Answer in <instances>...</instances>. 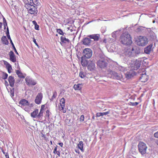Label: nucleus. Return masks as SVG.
I'll return each mask as SVG.
<instances>
[{
  "label": "nucleus",
  "mask_w": 158,
  "mask_h": 158,
  "mask_svg": "<svg viewBox=\"0 0 158 158\" xmlns=\"http://www.w3.org/2000/svg\"><path fill=\"white\" fill-rule=\"evenodd\" d=\"M119 41L122 44L126 45H130L132 43L131 36L127 32H125L121 35Z\"/></svg>",
  "instance_id": "f257e3e1"
},
{
  "label": "nucleus",
  "mask_w": 158,
  "mask_h": 158,
  "mask_svg": "<svg viewBox=\"0 0 158 158\" xmlns=\"http://www.w3.org/2000/svg\"><path fill=\"white\" fill-rule=\"evenodd\" d=\"M139 52H136L134 48L130 46L125 48L124 50L123 54L127 57H131L136 55Z\"/></svg>",
  "instance_id": "f03ea898"
},
{
  "label": "nucleus",
  "mask_w": 158,
  "mask_h": 158,
  "mask_svg": "<svg viewBox=\"0 0 158 158\" xmlns=\"http://www.w3.org/2000/svg\"><path fill=\"white\" fill-rule=\"evenodd\" d=\"M142 61L141 58L139 59L131 61L130 63V67H131V69L132 70H136L138 69L141 65Z\"/></svg>",
  "instance_id": "7ed1b4c3"
},
{
  "label": "nucleus",
  "mask_w": 158,
  "mask_h": 158,
  "mask_svg": "<svg viewBox=\"0 0 158 158\" xmlns=\"http://www.w3.org/2000/svg\"><path fill=\"white\" fill-rule=\"evenodd\" d=\"M25 7L27 9L29 13L35 15L37 14L38 13L37 7H36L32 5H29V4L25 5Z\"/></svg>",
  "instance_id": "20e7f679"
},
{
  "label": "nucleus",
  "mask_w": 158,
  "mask_h": 158,
  "mask_svg": "<svg viewBox=\"0 0 158 158\" xmlns=\"http://www.w3.org/2000/svg\"><path fill=\"white\" fill-rule=\"evenodd\" d=\"M137 45L139 46H143L146 45L148 43V40L145 36H139L138 40H136Z\"/></svg>",
  "instance_id": "39448f33"
},
{
  "label": "nucleus",
  "mask_w": 158,
  "mask_h": 158,
  "mask_svg": "<svg viewBox=\"0 0 158 158\" xmlns=\"http://www.w3.org/2000/svg\"><path fill=\"white\" fill-rule=\"evenodd\" d=\"M82 58H90L92 55V50L89 48H85L84 49L82 53Z\"/></svg>",
  "instance_id": "423d86ee"
},
{
  "label": "nucleus",
  "mask_w": 158,
  "mask_h": 158,
  "mask_svg": "<svg viewBox=\"0 0 158 158\" xmlns=\"http://www.w3.org/2000/svg\"><path fill=\"white\" fill-rule=\"evenodd\" d=\"M99 58L98 56L96 57L95 59H94L92 61H90L87 65L88 69L91 71L94 69L95 65L94 62H96L97 65H98L99 60H98Z\"/></svg>",
  "instance_id": "0eeeda50"
},
{
  "label": "nucleus",
  "mask_w": 158,
  "mask_h": 158,
  "mask_svg": "<svg viewBox=\"0 0 158 158\" xmlns=\"http://www.w3.org/2000/svg\"><path fill=\"white\" fill-rule=\"evenodd\" d=\"M138 148L139 152L142 154H145L147 147L146 144L143 142H140L138 145Z\"/></svg>",
  "instance_id": "6e6552de"
},
{
  "label": "nucleus",
  "mask_w": 158,
  "mask_h": 158,
  "mask_svg": "<svg viewBox=\"0 0 158 158\" xmlns=\"http://www.w3.org/2000/svg\"><path fill=\"white\" fill-rule=\"evenodd\" d=\"M100 59H99V67L101 68H104L105 67L107 64V61L106 59H105L103 56L102 57H100Z\"/></svg>",
  "instance_id": "1a4fd4ad"
},
{
  "label": "nucleus",
  "mask_w": 158,
  "mask_h": 158,
  "mask_svg": "<svg viewBox=\"0 0 158 158\" xmlns=\"http://www.w3.org/2000/svg\"><path fill=\"white\" fill-rule=\"evenodd\" d=\"M42 98V94L41 93H38L35 99V103L38 104H40L41 103Z\"/></svg>",
  "instance_id": "9d476101"
},
{
  "label": "nucleus",
  "mask_w": 158,
  "mask_h": 158,
  "mask_svg": "<svg viewBox=\"0 0 158 158\" xmlns=\"http://www.w3.org/2000/svg\"><path fill=\"white\" fill-rule=\"evenodd\" d=\"M9 55L10 56V60L13 62H15L16 61V59L15 55L14 52L11 51L9 53Z\"/></svg>",
  "instance_id": "9b49d317"
},
{
  "label": "nucleus",
  "mask_w": 158,
  "mask_h": 158,
  "mask_svg": "<svg viewBox=\"0 0 158 158\" xmlns=\"http://www.w3.org/2000/svg\"><path fill=\"white\" fill-rule=\"evenodd\" d=\"M25 80L27 84L28 85H34L36 84V82L31 78L27 77Z\"/></svg>",
  "instance_id": "f8f14e48"
},
{
  "label": "nucleus",
  "mask_w": 158,
  "mask_h": 158,
  "mask_svg": "<svg viewBox=\"0 0 158 158\" xmlns=\"http://www.w3.org/2000/svg\"><path fill=\"white\" fill-rule=\"evenodd\" d=\"M87 36L90 39H93L95 41H97L99 40V35L98 34H93L89 35Z\"/></svg>",
  "instance_id": "ddd939ff"
},
{
  "label": "nucleus",
  "mask_w": 158,
  "mask_h": 158,
  "mask_svg": "<svg viewBox=\"0 0 158 158\" xmlns=\"http://www.w3.org/2000/svg\"><path fill=\"white\" fill-rule=\"evenodd\" d=\"M91 41L90 38L87 37L83 39L82 42L83 44L86 45H89L90 44Z\"/></svg>",
  "instance_id": "4468645a"
},
{
  "label": "nucleus",
  "mask_w": 158,
  "mask_h": 158,
  "mask_svg": "<svg viewBox=\"0 0 158 158\" xmlns=\"http://www.w3.org/2000/svg\"><path fill=\"white\" fill-rule=\"evenodd\" d=\"M148 76L146 75L145 73L141 74V76L140 77V79L142 82H145L148 80Z\"/></svg>",
  "instance_id": "2eb2a0df"
},
{
  "label": "nucleus",
  "mask_w": 158,
  "mask_h": 158,
  "mask_svg": "<svg viewBox=\"0 0 158 158\" xmlns=\"http://www.w3.org/2000/svg\"><path fill=\"white\" fill-rule=\"evenodd\" d=\"M8 81L9 82L10 85L12 87H13L14 86L15 83V79L14 77L12 76H9Z\"/></svg>",
  "instance_id": "dca6fc26"
},
{
  "label": "nucleus",
  "mask_w": 158,
  "mask_h": 158,
  "mask_svg": "<svg viewBox=\"0 0 158 158\" xmlns=\"http://www.w3.org/2000/svg\"><path fill=\"white\" fill-rule=\"evenodd\" d=\"M39 114L38 109H35L31 113V116L33 118H38V114Z\"/></svg>",
  "instance_id": "f3484780"
},
{
  "label": "nucleus",
  "mask_w": 158,
  "mask_h": 158,
  "mask_svg": "<svg viewBox=\"0 0 158 158\" xmlns=\"http://www.w3.org/2000/svg\"><path fill=\"white\" fill-rule=\"evenodd\" d=\"M60 44L69 43L70 42V40L68 39H66L64 35L60 37Z\"/></svg>",
  "instance_id": "a211bd4d"
},
{
  "label": "nucleus",
  "mask_w": 158,
  "mask_h": 158,
  "mask_svg": "<svg viewBox=\"0 0 158 158\" xmlns=\"http://www.w3.org/2000/svg\"><path fill=\"white\" fill-rule=\"evenodd\" d=\"M86 58H81V64L84 67L87 66L89 62H90L85 59Z\"/></svg>",
  "instance_id": "6ab92c4d"
},
{
  "label": "nucleus",
  "mask_w": 158,
  "mask_h": 158,
  "mask_svg": "<svg viewBox=\"0 0 158 158\" xmlns=\"http://www.w3.org/2000/svg\"><path fill=\"white\" fill-rule=\"evenodd\" d=\"M152 50V45H150L144 49V52L146 54H149Z\"/></svg>",
  "instance_id": "aec40b11"
},
{
  "label": "nucleus",
  "mask_w": 158,
  "mask_h": 158,
  "mask_svg": "<svg viewBox=\"0 0 158 158\" xmlns=\"http://www.w3.org/2000/svg\"><path fill=\"white\" fill-rule=\"evenodd\" d=\"M112 77L113 78H116L117 79H119L122 77V75H118L117 73L115 72H111Z\"/></svg>",
  "instance_id": "412c9836"
},
{
  "label": "nucleus",
  "mask_w": 158,
  "mask_h": 158,
  "mask_svg": "<svg viewBox=\"0 0 158 158\" xmlns=\"http://www.w3.org/2000/svg\"><path fill=\"white\" fill-rule=\"evenodd\" d=\"M29 104L28 101L25 99L21 100L19 102V104L22 106H28Z\"/></svg>",
  "instance_id": "4be33fe9"
},
{
  "label": "nucleus",
  "mask_w": 158,
  "mask_h": 158,
  "mask_svg": "<svg viewBox=\"0 0 158 158\" xmlns=\"http://www.w3.org/2000/svg\"><path fill=\"white\" fill-rule=\"evenodd\" d=\"M30 4L33 5H34L36 7H37L40 5V3L38 0H32L31 3Z\"/></svg>",
  "instance_id": "5701e85b"
},
{
  "label": "nucleus",
  "mask_w": 158,
  "mask_h": 158,
  "mask_svg": "<svg viewBox=\"0 0 158 158\" xmlns=\"http://www.w3.org/2000/svg\"><path fill=\"white\" fill-rule=\"evenodd\" d=\"M83 142L82 141H80L78 144L77 145L79 149H80L81 150L82 152L84 151V149H83Z\"/></svg>",
  "instance_id": "b1692460"
},
{
  "label": "nucleus",
  "mask_w": 158,
  "mask_h": 158,
  "mask_svg": "<svg viewBox=\"0 0 158 158\" xmlns=\"http://www.w3.org/2000/svg\"><path fill=\"white\" fill-rule=\"evenodd\" d=\"M1 40L2 41L3 44L6 45H8L9 44V42L6 38V36H3L1 38Z\"/></svg>",
  "instance_id": "393cba45"
},
{
  "label": "nucleus",
  "mask_w": 158,
  "mask_h": 158,
  "mask_svg": "<svg viewBox=\"0 0 158 158\" xmlns=\"http://www.w3.org/2000/svg\"><path fill=\"white\" fill-rule=\"evenodd\" d=\"M82 87V85L80 84H78L77 85H74V88L75 90H80L81 89Z\"/></svg>",
  "instance_id": "a878e982"
},
{
  "label": "nucleus",
  "mask_w": 158,
  "mask_h": 158,
  "mask_svg": "<svg viewBox=\"0 0 158 158\" xmlns=\"http://www.w3.org/2000/svg\"><path fill=\"white\" fill-rule=\"evenodd\" d=\"M43 110H44L40 109V112L39 113L38 116V118L39 120H41L42 119V116H43Z\"/></svg>",
  "instance_id": "bb28decb"
},
{
  "label": "nucleus",
  "mask_w": 158,
  "mask_h": 158,
  "mask_svg": "<svg viewBox=\"0 0 158 158\" xmlns=\"http://www.w3.org/2000/svg\"><path fill=\"white\" fill-rule=\"evenodd\" d=\"M65 100L63 98H62L60 101V106H65Z\"/></svg>",
  "instance_id": "cd10ccee"
},
{
  "label": "nucleus",
  "mask_w": 158,
  "mask_h": 158,
  "mask_svg": "<svg viewBox=\"0 0 158 158\" xmlns=\"http://www.w3.org/2000/svg\"><path fill=\"white\" fill-rule=\"evenodd\" d=\"M16 73L19 77L22 78L24 77L23 74L19 70H16Z\"/></svg>",
  "instance_id": "c85d7f7f"
},
{
  "label": "nucleus",
  "mask_w": 158,
  "mask_h": 158,
  "mask_svg": "<svg viewBox=\"0 0 158 158\" xmlns=\"http://www.w3.org/2000/svg\"><path fill=\"white\" fill-rule=\"evenodd\" d=\"M6 67L8 70V72L10 73H11L10 70L12 69L11 65L9 64H7V65H6Z\"/></svg>",
  "instance_id": "c756f323"
},
{
  "label": "nucleus",
  "mask_w": 158,
  "mask_h": 158,
  "mask_svg": "<svg viewBox=\"0 0 158 158\" xmlns=\"http://www.w3.org/2000/svg\"><path fill=\"white\" fill-rule=\"evenodd\" d=\"M118 31H115L114 32H113L112 33V37L114 38V39H113L112 40V41H109V43H111L113 41H114L115 40V38L116 37V35H115V33L116 32H117Z\"/></svg>",
  "instance_id": "7c9ffc66"
},
{
  "label": "nucleus",
  "mask_w": 158,
  "mask_h": 158,
  "mask_svg": "<svg viewBox=\"0 0 158 158\" xmlns=\"http://www.w3.org/2000/svg\"><path fill=\"white\" fill-rule=\"evenodd\" d=\"M14 88H12L10 90V96L12 98L14 96Z\"/></svg>",
  "instance_id": "2f4dec72"
},
{
  "label": "nucleus",
  "mask_w": 158,
  "mask_h": 158,
  "mask_svg": "<svg viewBox=\"0 0 158 158\" xmlns=\"http://www.w3.org/2000/svg\"><path fill=\"white\" fill-rule=\"evenodd\" d=\"M32 0H24V2L25 3V5H27V4L29 5H31L30 4L31 3Z\"/></svg>",
  "instance_id": "473e14b6"
},
{
  "label": "nucleus",
  "mask_w": 158,
  "mask_h": 158,
  "mask_svg": "<svg viewBox=\"0 0 158 158\" xmlns=\"http://www.w3.org/2000/svg\"><path fill=\"white\" fill-rule=\"evenodd\" d=\"M118 69L120 71L122 72H124L125 71V67H123L122 66H119L118 68Z\"/></svg>",
  "instance_id": "72a5a7b5"
},
{
  "label": "nucleus",
  "mask_w": 158,
  "mask_h": 158,
  "mask_svg": "<svg viewBox=\"0 0 158 158\" xmlns=\"http://www.w3.org/2000/svg\"><path fill=\"white\" fill-rule=\"evenodd\" d=\"M50 112L48 110H47L46 111V117L48 119H49V115H50Z\"/></svg>",
  "instance_id": "f704fd0d"
},
{
  "label": "nucleus",
  "mask_w": 158,
  "mask_h": 158,
  "mask_svg": "<svg viewBox=\"0 0 158 158\" xmlns=\"http://www.w3.org/2000/svg\"><path fill=\"white\" fill-rule=\"evenodd\" d=\"M11 45H12V47H13V48H14V50L15 51V52L17 54H18V52H17V50H16V49L12 41V40H11Z\"/></svg>",
  "instance_id": "c9c22d12"
},
{
  "label": "nucleus",
  "mask_w": 158,
  "mask_h": 158,
  "mask_svg": "<svg viewBox=\"0 0 158 158\" xmlns=\"http://www.w3.org/2000/svg\"><path fill=\"white\" fill-rule=\"evenodd\" d=\"M79 76L81 78H84L85 75L84 74V73L82 71H80L79 74Z\"/></svg>",
  "instance_id": "e433bc0d"
},
{
  "label": "nucleus",
  "mask_w": 158,
  "mask_h": 158,
  "mask_svg": "<svg viewBox=\"0 0 158 158\" xmlns=\"http://www.w3.org/2000/svg\"><path fill=\"white\" fill-rule=\"evenodd\" d=\"M8 77V74L6 73H4L2 76V78L3 79L5 80L7 79Z\"/></svg>",
  "instance_id": "4c0bfd02"
},
{
  "label": "nucleus",
  "mask_w": 158,
  "mask_h": 158,
  "mask_svg": "<svg viewBox=\"0 0 158 158\" xmlns=\"http://www.w3.org/2000/svg\"><path fill=\"white\" fill-rule=\"evenodd\" d=\"M65 106H61V108H60V110L63 113H65L66 110L64 108Z\"/></svg>",
  "instance_id": "58836bf2"
},
{
  "label": "nucleus",
  "mask_w": 158,
  "mask_h": 158,
  "mask_svg": "<svg viewBox=\"0 0 158 158\" xmlns=\"http://www.w3.org/2000/svg\"><path fill=\"white\" fill-rule=\"evenodd\" d=\"M109 113L108 112H100L99 113V116H103L104 115H106Z\"/></svg>",
  "instance_id": "ea45409f"
},
{
  "label": "nucleus",
  "mask_w": 158,
  "mask_h": 158,
  "mask_svg": "<svg viewBox=\"0 0 158 158\" xmlns=\"http://www.w3.org/2000/svg\"><path fill=\"white\" fill-rule=\"evenodd\" d=\"M57 32L60 34L63 35L64 32L62 30L60 29H58L57 30Z\"/></svg>",
  "instance_id": "a19ab883"
},
{
  "label": "nucleus",
  "mask_w": 158,
  "mask_h": 158,
  "mask_svg": "<svg viewBox=\"0 0 158 158\" xmlns=\"http://www.w3.org/2000/svg\"><path fill=\"white\" fill-rule=\"evenodd\" d=\"M57 93L56 92H55L53 93V95L52 96V98L51 99V100H53L54 98H56V97L57 96Z\"/></svg>",
  "instance_id": "79ce46f5"
},
{
  "label": "nucleus",
  "mask_w": 158,
  "mask_h": 158,
  "mask_svg": "<svg viewBox=\"0 0 158 158\" xmlns=\"http://www.w3.org/2000/svg\"><path fill=\"white\" fill-rule=\"evenodd\" d=\"M126 77L127 78H131V75L129 74V73L127 72L126 75Z\"/></svg>",
  "instance_id": "37998d69"
},
{
  "label": "nucleus",
  "mask_w": 158,
  "mask_h": 158,
  "mask_svg": "<svg viewBox=\"0 0 158 158\" xmlns=\"http://www.w3.org/2000/svg\"><path fill=\"white\" fill-rule=\"evenodd\" d=\"M106 30V28L105 27H102L101 29V31L102 33H104L105 32Z\"/></svg>",
  "instance_id": "c03bdc74"
},
{
  "label": "nucleus",
  "mask_w": 158,
  "mask_h": 158,
  "mask_svg": "<svg viewBox=\"0 0 158 158\" xmlns=\"http://www.w3.org/2000/svg\"><path fill=\"white\" fill-rule=\"evenodd\" d=\"M84 115H81L80 118V121L82 122L84 121Z\"/></svg>",
  "instance_id": "a18cd8bd"
},
{
  "label": "nucleus",
  "mask_w": 158,
  "mask_h": 158,
  "mask_svg": "<svg viewBox=\"0 0 158 158\" xmlns=\"http://www.w3.org/2000/svg\"><path fill=\"white\" fill-rule=\"evenodd\" d=\"M131 105L133 106H136L138 104V103L137 102H131Z\"/></svg>",
  "instance_id": "49530a36"
},
{
  "label": "nucleus",
  "mask_w": 158,
  "mask_h": 158,
  "mask_svg": "<svg viewBox=\"0 0 158 158\" xmlns=\"http://www.w3.org/2000/svg\"><path fill=\"white\" fill-rule=\"evenodd\" d=\"M3 24L4 26H7V24L6 22V21L5 18H3Z\"/></svg>",
  "instance_id": "de8ad7c7"
},
{
  "label": "nucleus",
  "mask_w": 158,
  "mask_h": 158,
  "mask_svg": "<svg viewBox=\"0 0 158 158\" xmlns=\"http://www.w3.org/2000/svg\"><path fill=\"white\" fill-rule=\"evenodd\" d=\"M154 135L155 137L158 138V131L154 133Z\"/></svg>",
  "instance_id": "09e8293b"
},
{
  "label": "nucleus",
  "mask_w": 158,
  "mask_h": 158,
  "mask_svg": "<svg viewBox=\"0 0 158 158\" xmlns=\"http://www.w3.org/2000/svg\"><path fill=\"white\" fill-rule=\"evenodd\" d=\"M35 29H36V30H39V26L38 25H37V24H35Z\"/></svg>",
  "instance_id": "8fccbe9b"
},
{
  "label": "nucleus",
  "mask_w": 158,
  "mask_h": 158,
  "mask_svg": "<svg viewBox=\"0 0 158 158\" xmlns=\"http://www.w3.org/2000/svg\"><path fill=\"white\" fill-rule=\"evenodd\" d=\"M6 30H7V31L6 32V35H7V36L8 35H9V28H8V27H7V28H6Z\"/></svg>",
  "instance_id": "3c124183"
},
{
  "label": "nucleus",
  "mask_w": 158,
  "mask_h": 158,
  "mask_svg": "<svg viewBox=\"0 0 158 158\" xmlns=\"http://www.w3.org/2000/svg\"><path fill=\"white\" fill-rule=\"evenodd\" d=\"M57 146H56V147L54 149V151H53V153H54L55 154L56 153V152L57 151Z\"/></svg>",
  "instance_id": "603ef678"
},
{
  "label": "nucleus",
  "mask_w": 158,
  "mask_h": 158,
  "mask_svg": "<svg viewBox=\"0 0 158 158\" xmlns=\"http://www.w3.org/2000/svg\"><path fill=\"white\" fill-rule=\"evenodd\" d=\"M33 41L34 43L38 46V45L37 44V43H36V40L34 38L33 39Z\"/></svg>",
  "instance_id": "864d4df0"
},
{
  "label": "nucleus",
  "mask_w": 158,
  "mask_h": 158,
  "mask_svg": "<svg viewBox=\"0 0 158 158\" xmlns=\"http://www.w3.org/2000/svg\"><path fill=\"white\" fill-rule=\"evenodd\" d=\"M45 105H42L41 106V110H44V109Z\"/></svg>",
  "instance_id": "5fc2aeb1"
},
{
  "label": "nucleus",
  "mask_w": 158,
  "mask_h": 158,
  "mask_svg": "<svg viewBox=\"0 0 158 158\" xmlns=\"http://www.w3.org/2000/svg\"><path fill=\"white\" fill-rule=\"evenodd\" d=\"M56 154L59 156H60V152H59V151H57V152H56Z\"/></svg>",
  "instance_id": "6e6d98bb"
},
{
  "label": "nucleus",
  "mask_w": 158,
  "mask_h": 158,
  "mask_svg": "<svg viewBox=\"0 0 158 158\" xmlns=\"http://www.w3.org/2000/svg\"><path fill=\"white\" fill-rule=\"evenodd\" d=\"M5 157L6 158H9L8 155V154L7 153H6V154L5 155Z\"/></svg>",
  "instance_id": "4d7b16f0"
},
{
  "label": "nucleus",
  "mask_w": 158,
  "mask_h": 158,
  "mask_svg": "<svg viewBox=\"0 0 158 158\" xmlns=\"http://www.w3.org/2000/svg\"><path fill=\"white\" fill-rule=\"evenodd\" d=\"M7 36V37L10 40V42L11 43V40H12L11 38H10V35H8Z\"/></svg>",
  "instance_id": "13d9d810"
},
{
  "label": "nucleus",
  "mask_w": 158,
  "mask_h": 158,
  "mask_svg": "<svg viewBox=\"0 0 158 158\" xmlns=\"http://www.w3.org/2000/svg\"><path fill=\"white\" fill-rule=\"evenodd\" d=\"M58 144L59 145L61 146V147H62L63 145V143H58Z\"/></svg>",
  "instance_id": "bf43d9fd"
},
{
  "label": "nucleus",
  "mask_w": 158,
  "mask_h": 158,
  "mask_svg": "<svg viewBox=\"0 0 158 158\" xmlns=\"http://www.w3.org/2000/svg\"><path fill=\"white\" fill-rule=\"evenodd\" d=\"M32 23L33 24H34V25H35V24H37V23L35 21H32Z\"/></svg>",
  "instance_id": "052dcab7"
},
{
  "label": "nucleus",
  "mask_w": 158,
  "mask_h": 158,
  "mask_svg": "<svg viewBox=\"0 0 158 158\" xmlns=\"http://www.w3.org/2000/svg\"><path fill=\"white\" fill-rule=\"evenodd\" d=\"M7 64H9V63L7 61H5L4 62V64L6 66L7 65Z\"/></svg>",
  "instance_id": "680f3d73"
},
{
  "label": "nucleus",
  "mask_w": 158,
  "mask_h": 158,
  "mask_svg": "<svg viewBox=\"0 0 158 158\" xmlns=\"http://www.w3.org/2000/svg\"><path fill=\"white\" fill-rule=\"evenodd\" d=\"M95 79H96V80H98V76H95Z\"/></svg>",
  "instance_id": "e2e57ef3"
},
{
  "label": "nucleus",
  "mask_w": 158,
  "mask_h": 158,
  "mask_svg": "<svg viewBox=\"0 0 158 158\" xmlns=\"http://www.w3.org/2000/svg\"><path fill=\"white\" fill-rule=\"evenodd\" d=\"M156 143L157 145H158V140H157L156 141Z\"/></svg>",
  "instance_id": "0e129e2a"
},
{
  "label": "nucleus",
  "mask_w": 158,
  "mask_h": 158,
  "mask_svg": "<svg viewBox=\"0 0 158 158\" xmlns=\"http://www.w3.org/2000/svg\"><path fill=\"white\" fill-rule=\"evenodd\" d=\"M98 113H97V114H96V118H97V117L98 116Z\"/></svg>",
  "instance_id": "69168bd1"
},
{
  "label": "nucleus",
  "mask_w": 158,
  "mask_h": 158,
  "mask_svg": "<svg viewBox=\"0 0 158 158\" xmlns=\"http://www.w3.org/2000/svg\"><path fill=\"white\" fill-rule=\"evenodd\" d=\"M95 116H93L92 117V118L94 119H95Z\"/></svg>",
  "instance_id": "338daca9"
},
{
  "label": "nucleus",
  "mask_w": 158,
  "mask_h": 158,
  "mask_svg": "<svg viewBox=\"0 0 158 158\" xmlns=\"http://www.w3.org/2000/svg\"><path fill=\"white\" fill-rule=\"evenodd\" d=\"M41 136H42V137H45V135H44V134H42V135Z\"/></svg>",
  "instance_id": "774afa93"
}]
</instances>
